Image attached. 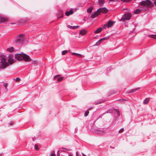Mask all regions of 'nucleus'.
<instances>
[{
  "mask_svg": "<svg viewBox=\"0 0 156 156\" xmlns=\"http://www.w3.org/2000/svg\"><path fill=\"white\" fill-rule=\"evenodd\" d=\"M15 58L18 60H23L26 62H30L32 61V63L34 64L35 66H37V62L35 60H33L30 57L26 54L23 52L20 53H16L15 55Z\"/></svg>",
  "mask_w": 156,
  "mask_h": 156,
  "instance_id": "obj_1",
  "label": "nucleus"
},
{
  "mask_svg": "<svg viewBox=\"0 0 156 156\" xmlns=\"http://www.w3.org/2000/svg\"><path fill=\"white\" fill-rule=\"evenodd\" d=\"M23 34H20L17 36L14 39V43L16 44L21 45L22 44L24 40V38L23 37Z\"/></svg>",
  "mask_w": 156,
  "mask_h": 156,
  "instance_id": "obj_2",
  "label": "nucleus"
},
{
  "mask_svg": "<svg viewBox=\"0 0 156 156\" xmlns=\"http://www.w3.org/2000/svg\"><path fill=\"white\" fill-rule=\"evenodd\" d=\"M0 62V71L3 69L5 68L8 66V63L5 59H1Z\"/></svg>",
  "mask_w": 156,
  "mask_h": 156,
  "instance_id": "obj_3",
  "label": "nucleus"
},
{
  "mask_svg": "<svg viewBox=\"0 0 156 156\" xmlns=\"http://www.w3.org/2000/svg\"><path fill=\"white\" fill-rule=\"evenodd\" d=\"M151 2L150 0H146L142 1L139 3L140 5L148 7L150 6Z\"/></svg>",
  "mask_w": 156,
  "mask_h": 156,
  "instance_id": "obj_4",
  "label": "nucleus"
},
{
  "mask_svg": "<svg viewBox=\"0 0 156 156\" xmlns=\"http://www.w3.org/2000/svg\"><path fill=\"white\" fill-rule=\"evenodd\" d=\"M132 16V14L130 13H125L122 16L121 19L122 21L129 20Z\"/></svg>",
  "mask_w": 156,
  "mask_h": 156,
  "instance_id": "obj_5",
  "label": "nucleus"
},
{
  "mask_svg": "<svg viewBox=\"0 0 156 156\" xmlns=\"http://www.w3.org/2000/svg\"><path fill=\"white\" fill-rule=\"evenodd\" d=\"M115 22V21L109 20L108 21L107 23L105 24L104 25L103 28H104V29H106L107 28L111 27L113 25Z\"/></svg>",
  "mask_w": 156,
  "mask_h": 156,
  "instance_id": "obj_6",
  "label": "nucleus"
},
{
  "mask_svg": "<svg viewBox=\"0 0 156 156\" xmlns=\"http://www.w3.org/2000/svg\"><path fill=\"white\" fill-rule=\"evenodd\" d=\"M8 57L9 58H6V59H5V58H3L2 59H6V60L7 62L8 63V65L9 63H10V60H11L12 62H13L15 61L14 59L13 58L14 57V56L12 54H9L8 55Z\"/></svg>",
  "mask_w": 156,
  "mask_h": 156,
  "instance_id": "obj_7",
  "label": "nucleus"
},
{
  "mask_svg": "<svg viewBox=\"0 0 156 156\" xmlns=\"http://www.w3.org/2000/svg\"><path fill=\"white\" fill-rule=\"evenodd\" d=\"M99 13L100 14L101 13H106L108 11V10L105 7L100 8L99 9Z\"/></svg>",
  "mask_w": 156,
  "mask_h": 156,
  "instance_id": "obj_8",
  "label": "nucleus"
},
{
  "mask_svg": "<svg viewBox=\"0 0 156 156\" xmlns=\"http://www.w3.org/2000/svg\"><path fill=\"white\" fill-rule=\"evenodd\" d=\"M109 37V36H108L100 39L98 41H97L96 43L93 45V46H98L99 45L102 41L107 40L108 39Z\"/></svg>",
  "mask_w": 156,
  "mask_h": 156,
  "instance_id": "obj_9",
  "label": "nucleus"
},
{
  "mask_svg": "<svg viewBox=\"0 0 156 156\" xmlns=\"http://www.w3.org/2000/svg\"><path fill=\"white\" fill-rule=\"evenodd\" d=\"M114 111V110L113 109H109L107 111H106V112H104V113H103V114H102L101 115H99V117L97 118V119L95 121V122L96 121V120H98V119H99V118H101L106 113H112Z\"/></svg>",
  "mask_w": 156,
  "mask_h": 156,
  "instance_id": "obj_10",
  "label": "nucleus"
},
{
  "mask_svg": "<svg viewBox=\"0 0 156 156\" xmlns=\"http://www.w3.org/2000/svg\"><path fill=\"white\" fill-rule=\"evenodd\" d=\"M99 11L98 9H97L95 12L93 13L90 16V18H94L97 16L99 15H100L99 13Z\"/></svg>",
  "mask_w": 156,
  "mask_h": 156,
  "instance_id": "obj_11",
  "label": "nucleus"
},
{
  "mask_svg": "<svg viewBox=\"0 0 156 156\" xmlns=\"http://www.w3.org/2000/svg\"><path fill=\"white\" fill-rule=\"evenodd\" d=\"M143 10V8L142 7H140L139 8L135 9L133 12V13L134 14H137L140 13Z\"/></svg>",
  "mask_w": 156,
  "mask_h": 156,
  "instance_id": "obj_12",
  "label": "nucleus"
},
{
  "mask_svg": "<svg viewBox=\"0 0 156 156\" xmlns=\"http://www.w3.org/2000/svg\"><path fill=\"white\" fill-rule=\"evenodd\" d=\"M54 78L55 80H57L58 82L61 81L63 79V77L59 75L55 76L54 77Z\"/></svg>",
  "mask_w": 156,
  "mask_h": 156,
  "instance_id": "obj_13",
  "label": "nucleus"
},
{
  "mask_svg": "<svg viewBox=\"0 0 156 156\" xmlns=\"http://www.w3.org/2000/svg\"><path fill=\"white\" fill-rule=\"evenodd\" d=\"M87 31L84 29L81 30L79 34L82 35H84L86 34Z\"/></svg>",
  "mask_w": 156,
  "mask_h": 156,
  "instance_id": "obj_14",
  "label": "nucleus"
},
{
  "mask_svg": "<svg viewBox=\"0 0 156 156\" xmlns=\"http://www.w3.org/2000/svg\"><path fill=\"white\" fill-rule=\"evenodd\" d=\"M7 18L1 16L0 18V23H3L4 22L7 21Z\"/></svg>",
  "mask_w": 156,
  "mask_h": 156,
  "instance_id": "obj_15",
  "label": "nucleus"
},
{
  "mask_svg": "<svg viewBox=\"0 0 156 156\" xmlns=\"http://www.w3.org/2000/svg\"><path fill=\"white\" fill-rule=\"evenodd\" d=\"M73 11L72 10H70L69 11H67L65 12V15L67 16H69L70 15L73 14Z\"/></svg>",
  "mask_w": 156,
  "mask_h": 156,
  "instance_id": "obj_16",
  "label": "nucleus"
},
{
  "mask_svg": "<svg viewBox=\"0 0 156 156\" xmlns=\"http://www.w3.org/2000/svg\"><path fill=\"white\" fill-rule=\"evenodd\" d=\"M67 27H68L69 28L71 29H77L78 28H79L80 27V26H71L70 25H68V26H67Z\"/></svg>",
  "mask_w": 156,
  "mask_h": 156,
  "instance_id": "obj_17",
  "label": "nucleus"
},
{
  "mask_svg": "<svg viewBox=\"0 0 156 156\" xmlns=\"http://www.w3.org/2000/svg\"><path fill=\"white\" fill-rule=\"evenodd\" d=\"M104 28H103V27H99L94 32V33H95V34L99 33L102 31V30Z\"/></svg>",
  "mask_w": 156,
  "mask_h": 156,
  "instance_id": "obj_18",
  "label": "nucleus"
},
{
  "mask_svg": "<svg viewBox=\"0 0 156 156\" xmlns=\"http://www.w3.org/2000/svg\"><path fill=\"white\" fill-rule=\"evenodd\" d=\"M139 89H140L139 87H138V88H136L133 89L132 90H130L129 91H128L127 93L130 94V93H133V92H135V91H136L137 90Z\"/></svg>",
  "mask_w": 156,
  "mask_h": 156,
  "instance_id": "obj_19",
  "label": "nucleus"
},
{
  "mask_svg": "<svg viewBox=\"0 0 156 156\" xmlns=\"http://www.w3.org/2000/svg\"><path fill=\"white\" fill-rule=\"evenodd\" d=\"M14 50V48L12 47H10L7 48V51L12 52H13Z\"/></svg>",
  "mask_w": 156,
  "mask_h": 156,
  "instance_id": "obj_20",
  "label": "nucleus"
},
{
  "mask_svg": "<svg viewBox=\"0 0 156 156\" xmlns=\"http://www.w3.org/2000/svg\"><path fill=\"white\" fill-rule=\"evenodd\" d=\"M93 8L92 6H90L87 9V12L89 13H90L93 9Z\"/></svg>",
  "mask_w": 156,
  "mask_h": 156,
  "instance_id": "obj_21",
  "label": "nucleus"
},
{
  "mask_svg": "<svg viewBox=\"0 0 156 156\" xmlns=\"http://www.w3.org/2000/svg\"><path fill=\"white\" fill-rule=\"evenodd\" d=\"M98 2L100 6H103L105 3V0H98Z\"/></svg>",
  "mask_w": 156,
  "mask_h": 156,
  "instance_id": "obj_22",
  "label": "nucleus"
},
{
  "mask_svg": "<svg viewBox=\"0 0 156 156\" xmlns=\"http://www.w3.org/2000/svg\"><path fill=\"white\" fill-rule=\"evenodd\" d=\"M149 98H146L143 101V104H147L148 103L149 101Z\"/></svg>",
  "mask_w": 156,
  "mask_h": 156,
  "instance_id": "obj_23",
  "label": "nucleus"
},
{
  "mask_svg": "<svg viewBox=\"0 0 156 156\" xmlns=\"http://www.w3.org/2000/svg\"><path fill=\"white\" fill-rule=\"evenodd\" d=\"M103 102H104V101L102 100L99 101H98L97 102H96L95 103V104L96 105H98L99 104H100L103 103Z\"/></svg>",
  "mask_w": 156,
  "mask_h": 156,
  "instance_id": "obj_24",
  "label": "nucleus"
},
{
  "mask_svg": "<svg viewBox=\"0 0 156 156\" xmlns=\"http://www.w3.org/2000/svg\"><path fill=\"white\" fill-rule=\"evenodd\" d=\"M28 20L27 19H23L21 20H20L19 22H25L26 21H27Z\"/></svg>",
  "mask_w": 156,
  "mask_h": 156,
  "instance_id": "obj_25",
  "label": "nucleus"
},
{
  "mask_svg": "<svg viewBox=\"0 0 156 156\" xmlns=\"http://www.w3.org/2000/svg\"><path fill=\"white\" fill-rule=\"evenodd\" d=\"M89 113V111L88 110H87L86 112H85L84 114V116H87L88 115Z\"/></svg>",
  "mask_w": 156,
  "mask_h": 156,
  "instance_id": "obj_26",
  "label": "nucleus"
},
{
  "mask_svg": "<svg viewBox=\"0 0 156 156\" xmlns=\"http://www.w3.org/2000/svg\"><path fill=\"white\" fill-rule=\"evenodd\" d=\"M62 55H65L66 53H67V50H64L63 51H62Z\"/></svg>",
  "mask_w": 156,
  "mask_h": 156,
  "instance_id": "obj_27",
  "label": "nucleus"
},
{
  "mask_svg": "<svg viewBox=\"0 0 156 156\" xmlns=\"http://www.w3.org/2000/svg\"><path fill=\"white\" fill-rule=\"evenodd\" d=\"M50 155L51 156H56V154H55V151H52L50 153Z\"/></svg>",
  "mask_w": 156,
  "mask_h": 156,
  "instance_id": "obj_28",
  "label": "nucleus"
},
{
  "mask_svg": "<svg viewBox=\"0 0 156 156\" xmlns=\"http://www.w3.org/2000/svg\"><path fill=\"white\" fill-rule=\"evenodd\" d=\"M124 131V129L123 128L121 129L119 131V133H122Z\"/></svg>",
  "mask_w": 156,
  "mask_h": 156,
  "instance_id": "obj_29",
  "label": "nucleus"
},
{
  "mask_svg": "<svg viewBox=\"0 0 156 156\" xmlns=\"http://www.w3.org/2000/svg\"><path fill=\"white\" fill-rule=\"evenodd\" d=\"M34 148L37 151H38L39 149V147L36 144H35V145Z\"/></svg>",
  "mask_w": 156,
  "mask_h": 156,
  "instance_id": "obj_30",
  "label": "nucleus"
},
{
  "mask_svg": "<svg viewBox=\"0 0 156 156\" xmlns=\"http://www.w3.org/2000/svg\"><path fill=\"white\" fill-rule=\"evenodd\" d=\"M116 112L117 113L118 115L119 116H120V112L119 110L118 109H116Z\"/></svg>",
  "mask_w": 156,
  "mask_h": 156,
  "instance_id": "obj_31",
  "label": "nucleus"
},
{
  "mask_svg": "<svg viewBox=\"0 0 156 156\" xmlns=\"http://www.w3.org/2000/svg\"><path fill=\"white\" fill-rule=\"evenodd\" d=\"M15 80L16 81H20V79L19 77H16L15 79Z\"/></svg>",
  "mask_w": 156,
  "mask_h": 156,
  "instance_id": "obj_32",
  "label": "nucleus"
},
{
  "mask_svg": "<svg viewBox=\"0 0 156 156\" xmlns=\"http://www.w3.org/2000/svg\"><path fill=\"white\" fill-rule=\"evenodd\" d=\"M151 36L152 38H156V34L155 35H151Z\"/></svg>",
  "mask_w": 156,
  "mask_h": 156,
  "instance_id": "obj_33",
  "label": "nucleus"
},
{
  "mask_svg": "<svg viewBox=\"0 0 156 156\" xmlns=\"http://www.w3.org/2000/svg\"><path fill=\"white\" fill-rule=\"evenodd\" d=\"M109 1L110 2H119V0H109Z\"/></svg>",
  "mask_w": 156,
  "mask_h": 156,
  "instance_id": "obj_34",
  "label": "nucleus"
},
{
  "mask_svg": "<svg viewBox=\"0 0 156 156\" xmlns=\"http://www.w3.org/2000/svg\"><path fill=\"white\" fill-rule=\"evenodd\" d=\"M76 56H78L80 57H82V55L80 54L77 53Z\"/></svg>",
  "mask_w": 156,
  "mask_h": 156,
  "instance_id": "obj_35",
  "label": "nucleus"
},
{
  "mask_svg": "<svg viewBox=\"0 0 156 156\" xmlns=\"http://www.w3.org/2000/svg\"><path fill=\"white\" fill-rule=\"evenodd\" d=\"M111 69V67L108 68L106 69V72H108L109 70H110Z\"/></svg>",
  "mask_w": 156,
  "mask_h": 156,
  "instance_id": "obj_36",
  "label": "nucleus"
},
{
  "mask_svg": "<svg viewBox=\"0 0 156 156\" xmlns=\"http://www.w3.org/2000/svg\"><path fill=\"white\" fill-rule=\"evenodd\" d=\"M8 84L7 83H4L3 85L5 86V88H6V87H7Z\"/></svg>",
  "mask_w": 156,
  "mask_h": 156,
  "instance_id": "obj_37",
  "label": "nucleus"
},
{
  "mask_svg": "<svg viewBox=\"0 0 156 156\" xmlns=\"http://www.w3.org/2000/svg\"><path fill=\"white\" fill-rule=\"evenodd\" d=\"M66 91L67 90H62V91L60 92V94H62L63 93V92L64 93L65 92H66Z\"/></svg>",
  "mask_w": 156,
  "mask_h": 156,
  "instance_id": "obj_38",
  "label": "nucleus"
},
{
  "mask_svg": "<svg viewBox=\"0 0 156 156\" xmlns=\"http://www.w3.org/2000/svg\"><path fill=\"white\" fill-rule=\"evenodd\" d=\"M78 128H77V127H76L75 129V133H76L78 131Z\"/></svg>",
  "mask_w": 156,
  "mask_h": 156,
  "instance_id": "obj_39",
  "label": "nucleus"
},
{
  "mask_svg": "<svg viewBox=\"0 0 156 156\" xmlns=\"http://www.w3.org/2000/svg\"><path fill=\"white\" fill-rule=\"evenodd\" d=\"M60 15H61L59 17H58V18H61L63 16V14L61 13Z\"/></svg>",
  "mask_w": 156,
  "mask_h": 156,
  "instance_id": "obj_40",
  "label": "nucleus"
},
{
  "mask_svg": "<svg viewBox=\"0 0 156 156\" xmlns=\"http://www.w3.org/2000/svg\"><path fill=\"white\" fill-rule=\"evenodd\" d=\"M13 122H11V123H8V124L10 126H12L13 125Z\"/></svg>",
  "mask_w": 156,
  "mask_h": 156,
  "instance_id": "obj_41",
  "label": "nucleus"
},
{
  "mask_svg": "<svg viewBox=\"0 0 156 156\" xmlns=\"http://www.w3.org/2000/svg\"><path fill=\"white\" fill-rule=\"evenodd\" d=\"M36 139V138H35V136H34V137H32V140L33 141H34Z\"/></svg>",
  "mask_w": 156,
  "mask_h": 156,
  "instance_id": "obj_42",
  "label": "nucleus"
},
{
  "mask_svg": "<svg viewBox=\"0 0 156 156\" xmlns=\"http://www.w3.org/2000/svg\"><path fill=\"white\" fill-rule=\"evenodd\" d=\"M67 153H68V156H72V154L68 152H66Z\"/></svg>",
  "mask_w": 156,
  "mask_h": 156,
  "instance_id": "obj_43",
  "label": "nucleus"
},
{
  "mask_svg": "<svg viewBox=\"0 0 156 156\" xmlns=\"http://www.w3.org/2000/svg\"><path fill=\"white\" fill-rule=\"evenodd\" d=\"M76 156H80L79 155L80 154L79 152H76Z\"/></svg>",
  "mask_w": 156,
  "mask_h": 156,
  "instance_id": "obj_44",
  "label": "nucleus"
},
{
  "mask_svg": "<svg viewBox=\"0 0 156 156\" xmlns=\"http://www.w3.org/2000/svg\"><path fill=\"white\" fill-rule=\"evenodd\" d=\"M119 118L118 117H116L115 118V121H117L118 120Z\"/></svg>",
  "mask_w": 156,
  "mask_h": 156,
  "instance_id": "obj_45",
  "label": "nucleus"
},
{
  "mask_svg": "<svg viewBox=\"0 0 156 156\" xmlns=\"http://www.w3.org/2000/svg\"><path fill=\"white\" fill-rule=\"evenodd\" d=\"M77 54V53H75V52H73V53H72V54L73 55H75L76 56V55Z\"/></svg>",
  "mask_w": 156,
  "mask_h": 156,
  "instance_id": "obj_46",
  "label": "nucleus"
},
{
  "mask_svg": "<svg viewBox=\"0 0 156 156\" xmlns=\"http://www.w3.org/2000/svg\"><path fill=\"white\" fill-rule=\"evenodd\" d=\"M154 2V4L156 6V0H153Z\"/></svg>",
  "mask_w": 156,
  "mask_h": 156,
  "instance_id": "obj_47",
  "label": "nucleus"
},
{
  "mask_svg": "<svg viewBox=\"0 0 156 156\" xmlns=\"http://www.w3.org/2000/svg\"><path fill=\"white\" fill-rule=\"evenodd\" d=\"M93 108V107L89 108L87 110L88 111H89V110H91L92 108Z\"/></svg>",
  "mask_w": 156,
  "mask_h": 156,
  "instance_id": "obj_48",
  "label": "nucleus"
},
{
  "mask_svg": "<svg viewBox=\"0 0 156 156\" xmlns=\"http://www.w3.org/2000/svg\"><path fill=\"white\" fill-rule=\"evenodd\" d=\"M62 149H65V150H67V151H70V150H69L68 149H67V148H62Z\"/></svg>",
  "mask_w": 156,
  "mask_h": 156,
  "instance_id": "obj_49",
  "label": "nucleus"
},
{
  "mask_svg": "<svg viewBox=\"0 0 156 156\" xmlns=\"http://www.w3.org/2000/svg\"><path fill=\"white\" fill-rule=\"evenodd\" d=\"M98 37V35H96L95 37V38H97Z\"/></svg>",
  "mask_w": 156,
  "mask_h": 156,
  "instance_id": "obj_50",
  "label": "nucleus"
},
{
  "mask_svg": "<svg viewBox=\"0 0 156 156\" xmlns=\"http://www.w3.org/2000/svg\"><path fill=\"white\" fill-rule=\"evenodd\" d=\"M82 155L83 156H86V155L85 154H84L83 153H82Z\"/></svg>",
  "mask_w": 156,
  "mask_h": 156,
  "instance_id": "obj_51",
  "label": "nucleus"
},
{
  "mask_svg": "<svg viewBox=\"0 0 156 156\" xmlns=\"http://www.w3.org/2000/svg\"><path fill=\"white\" fill-rule=\"evenodd\" d=\"M57 156H60V153H58V154H57Z\"/></svg>",
  "mask_w": 156,
  "mask_h": 156,
  "instance_id": "obj_52",
  "label": "nucleus"
},
{
  "mask_svg": "<svg viewBox=\"0 0 156 156\" xmlns=\"http://www.w3.org/2000/svg\"><path fill=\"white\" fill-rule=\"evenodd\" d=\"M59 150H58V151H57V154H58V153H59Z\"/></svg>",
  "mask_w": 156,
  "mask_h": 156,
  "instance_id": "obj_53",
  "label": "nucleus"
},
{
  "mask_svg": "<svg viewBox=\"0 0 156 156\" xmlns=\"http://www.w3.org/2000/svg\"><path fill=\"white\" fill-rule=\"evenodd\" d=\"M110 147L113 149H114V147H112V146H110Z\"/></svg>",
  "mask_w": 156,
  "mask_h": 156,
  "instance_id": "obj_54",
  "label": "nucleus"
},
{
  "mask_svg": "<svg viewBox=\"0 0 156 156\" xmlns=\"http://www.w3.org/2000/svg\"><path fill=\"white\" fill-rule=\"evenodd\" d=\"M111 94H114V92L112 93V92H111Z\"/></svg>",
  "mask_w": 156,
  "mask_h": 156,
  "instance_id": "obj_55",
  "label": "nucleus"
},
{
  "mask_svg": "<svg viewBox=\"0 0 156 156\" xmlns=\"http://www.w3.org/2000/svg\"><path fill=\"white\" fill-rule=\"evenodd\" d=\"M110 96V95H108V96Z\"/></svg>",
  "mask_w": 156,
  "mask_h": 156,
  "instance_id": "obj_56",
  "label": "nucleus"
},
{
  "mask_svg": "<svg viewBox=\"0 0 156 156\" xmlns=\"http://www.w3.org/2000/svg\"><path fill=\"white\" fill-rule=\"evenodd\" d=\"M63 151V152H65V151Z\"/></svg>",
  "mask_w": 156,
  "mask_h": 156,
  "instance_id": "obj_57",
  "label": "nucleus"
}]
</instances>
